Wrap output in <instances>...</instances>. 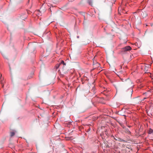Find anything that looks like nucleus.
Listing matches in <instances>:
<instances>
[{
    "instance_id": "nucleus-1",
    "label": "nucleus",
    "mask_w": 153,
    "mask_h": 153,
    "mask_svg": "<svg viewBox=\"0 0 153 153\" xmlns=\"http://www.w3.org/2000/svg\"><path fill=\"white\" fill-rule=\"evenodd\" d=\"M60 67V69L62 71L63 74H65L68 71L67 67L66 65V63L64 62L62 60L60 63L59 64H57L55 66L56 69Z\"/></svg>"
},
{
    "instance_id": "nucleus-2",
    "label": "nucleus",
    "mask_w": 153,
    "mask_h": 153,
    "mask_svg": "<svg viewBox=\"0 0 153 153\" xmlns=\"http://www.w3.org/2000/svg\"><path fill=\"white\" fill-rule=\"evenodd\" d=\"M123 84L125 87L128 88L131 87L133 86L132 82L129 79L125 80Z\"/></svg>"
},
{
    "instance_id": "nucleus-3",
    "label": "nucleus",
    "mask_w": 153,
    "mask_h": 153,
    "mask_svg": "<svg viewBox=\"0 0 153 153\" xmlns=\"http://www.w3.org/2000/svg\"><path fill=\"white\" fill-rule=\"evenodd\" d=\"M142 101V100L139 97H137L134 98L133 100V103L134 104H138L140 103Z\"/></svg>"
},
{
    "instance_id": "nucleus-4",
    "label": "nucleus",
    "mask_w": 153,
    "mask_h": 153,
    "mask_svg": "<svg viewBox=\"0 0 153 153\" xmlns=\"http://www.w3.org/2000/svg\"><path fill=\"white\" fill-rule=\"evenodd\" d=\"M131 47L130 46H127L125 47H124L121 49V52L124 53L131 50Z\"/></svg>"
},
{
    "instance_id": "nucleus-5",
    "label": "nucleus",
    "mask_w": 153,
    "mask_h": 153,
    "mask_svg": "<svg viewBox=\"0 0 153 153\" xmlns=\"http://www.w3.org/2000/svg\"><path fill=\"white\" fill-rule=\"evenodd\" d=\"M0 82L1 84L2 85V87L4 86V85L3 84L4 83V80L3 78H1V75H0Z\"/></svg>"
},
{
    "instance_id": "nucleus-6",
    "label": "nucleus",
    "mask_w": 153,
    "mask_h": 153,
    "mask_svg": "<svg viewBox=\"0 0 153 153\" xmlns=\"http://www.w3.org/2000/svg\"><path fill=\"white\" fill-rule=\"evenodd\" d=\"M28 46L30 47L31 48H32L33 49L35 48V46L32 43H29L28 44Z\"/></svg>"
},
{
    "instance_id": "nucleus-7",
    "label": "nucleus",
    "mask_w": 153,
    "mask_h": 153,
    "mask_svg": "<svg viewBox=\"0 0 153 153\" xmlns=\"http://www.w3.org/2000/svg\"><path fill=\"white\" fill-rule=\"evenodd\" d=\"M124 129L125 132L126 133L129 134H131V133L128 128H125Z\"/></svg>"
},
{
    "instance_id": "nucleus-8",
    "label": "nucleus",
    "mask_w": 153,
    "mask_h": 153,
    "mask_svg": "<svg viewBox=\"0 0 153 153\" xmlns=\"http://www.w3.org/2000/svg\"><path fill=\"white\" fill-rule=\"evenodd\" d=\"M141 15L143 17H145L147 16V14L146 12H142V13H141Z\"/></svg>"
},
{
    "instance_id": "nucleus-9",
    "label": "nucleus",
    "mask_w": 153,
    "mask_h": 153,
    "mask_svg": "<svg viewBox=\"0 0 153 153\" xmlns=\"http://www.w3.org/2000/svg\"><path fill=\"white\" fill-rule=\"evenodd\" d=\"M153 132V130L152 129L150 128L149 130V134H151Z\"/></svg>"
},
{
    "instance_id": "nucleus-10",
    "label": "nucleus",
    "mask_w": 153,
    "mask_h": 153,
    "mask_svg": "<svg viewBox=\"0 0 153 153\" xmlns=\"http://www.w3.org/2000/svg\"><path fill=\"white\" fill-rule=\"evenodd\" d=\"M88 2L89 4L91 5H92V2L91 0H88Z\"/></svg>"
},
{
    "instance_id": "nucleus-11",
    "label": "nucleus",
    "mask_w": 153,
    "mask_h": 153,
    "mask_svg": "<svg viewBox=\"0 0 153 153\" xmlns=\"http://www.w3.org/2000/svg\"><path fill=\"white\" fill-rule=\"evenodd\" d=\"M15 133H14V132H11L10 133V136H11V137H12L13 136H14V135H15Z\"/></svg>"
},
{
    "instance_id": "nucleus-12",
    "label": "nucleus",
    "mask_w": 153,
    "mask_h": 153,
    "mask_svg": "<svg viewBox=\"0 0 153 153\" xmlns=\"http://www.w3.org/2000/svg\"><path fill=\"white\" fill-rule=\"evenodd\" d=\"M121 126L122 127V128H123V129H125V128H126V127H125V126H124L123 125V124H121Z\"/></svg>"
},
{
    "instance_id": "nucleus-13",
    "label": "nucleus",
    "mask_w": 153,
    "mask_h": 153,
    "mask_svg": "<svg viewBox=\"0 0 153 153\" xmlns=\"http://www.w3.org/2000/svg\"><path fill=\"white\" fill-rule=\"evenodd\" d=\"M120 141H124V140H122V139H121V138H120Z\"/></svg>"
},
{
    "instance_id": "nucleus-14",
    "label": "nucleus",
    "mask_w": 153,
    "mask_h": 153,
    "mask_svg": "<svg viewBox=\"0 0 153 153\" xmlns=\"http://www.w3.org/2000/svg\"><path fill=\"white\" fill-rule=\"evenodd\" d=\"M146 98H144L143 99V100H142V101H143V100H145Z\"/></svg>"
},
{
    "instance_id": "nucleus-15",
    "label": "nucleus",
    "mask_w": 153,
    "mask_h": 153,
    "mask_svg": "<svg viewBox=\"0 0 153 153\" xmlns=\"http://www.w3.org/2000/svg\"><path fill=\"white\" fill-rule=\"evenodd\" d=\"M131 95H132V93H131V94H130V96H131Z\"/></svg>"
}]
</instances>
